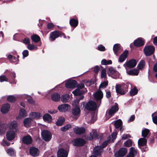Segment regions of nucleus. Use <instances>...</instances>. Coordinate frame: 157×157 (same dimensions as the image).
I'll use <instances>...</instances> for the list:
<instances>
[{
    "label": "nucleus",
    "mask_w": 157,
    "mask_h": 157,
    "mask_svg": "<svg viewBox=\"0 0 157 157\" xmlns=\"http://www.w3.org/2000/svg\"><path fill=\"white\" fill-rule=\"evenodd\" d=\"M8 128V125L6 124H3L0 125V135L4 133Z\"/></svg>",
    "instance_id": "obj_22"
},
{
    "label": "nucleus",
    "mask_w": 157,
    "mask_h": 157,
    "mask_svg": "<svg viewBox=\"0 0 157 157\" xmlns=\"http://www.w3.org/2000/svg\"><path fill=\"white\" fill-rule=\"evenodd\" d=\"M27 48L30 50H32L34 49L36 50L37 48L33 44H29L28 45Z\"/></svg>",
    "instance_id": "obj_51"
},
{
    "label": "nucleus",
    "mask_w": 157,
    "mask_h": 157,
    "mask_svg": "<svg viewBox=\"0 0 157 157\" xmlns=\"http://www.w3.org/2000/svg\"><path fill=\"white\" fill-rule=\"evenodd\" d=\"M145 66V62L143 60H141L137 65V68L139 70L143 69Z\"/></svg>",
    "instance_id": "obj_35"
},
{
    "label": "nucleus",
    "mask_w": 157,
    "mask_h": 157,
    "mask_svg": "<svg viewBox=\"0 0 157 157\" xmlns=\"http://www.w3.org/2000/svg\"><path fill=\"white\" fill-rule=\"evenodd\" d=\"M98 49L100 51H104L105 50V47L102 45H100L98 47Z\"/></svg>",
    "instance_id": "obj_61"
},
{
    "label": "nucleus",
    "mask_w": 157,
    "mask_h": 157,
    "mask_svg": "<svg viewBox=\"0 0 157 157\" xmlns=\"http://www.w3.org/2000/svg\"><path fill=\"white\" fill-rule=\"evenodd\" d=\"M106 77V70L105 69L102 70L101 72V78H105Z\"/></svg>",
    "instance_id": "obj_58"
},
{
    "label": "nucleus",
    "mask_w": 157,
    "mask_h": 157,
    "mask_svg": "<svg viewBox=\"0 0 157 157\" xmlns=\"http://www.w3.org/2000/svg\"><path fill=\"white\" fill-rule=\"evenodd\" d=\"M23 43L25 44H29L30 43V39L28 37H25L22 40Z\"/></svg>",
    "instance_id": "obj_57"
},
{
    "label": "nucleus",
    "mask_w": 157,
    "mask_h": 157,
    "mask_svg": "<svg viewBox=\"0 0 157 157\" xmlns=\"http://www.w3.org/2000/svg\"><path fill=\"white\" fill-rule=\"evenodd\" d=\"M91 119L90 120L91 123H93L97 119V114L95 113L92 112L90 114Z\"/></svg>",
    "instance_id": "obj_38"
},
{
    "label": "nucleus",
    "mask_w": 157,
    "mask_h": 157,
    "mask_svg": "<svg viewBox=\"0 0 157 157\" xmlns=\"http://www.w3.org/2000/svg\"><path fill=\"white\" fill-rule=\"evenodd\" d=\"M122 125V121L120 119L116 121L114 123V125L116 128H119Z\"/></svg>",
    "instance_id": "obj_42"
},
{
    "label": "nucleus",
    "mask_w": 157,
    "mask_h": 157,
    "mask_svg": "<svg viewBox=\"0 0 157 157\" xmlns=\"http://www.w3.org/2000/svg\"><path fill=\"white\" fill-rule=\"evenodd\" d=\"M69 99V96L67 94H65L61 97V100L63 102H67Z\"/></svg>",
    "instance_id": "obj_49"
},
{
    "label": "nucleus",
    "mask_w": 157,
    "mask_h": 157,
    "mask_svg": "<svg viewBox=\"0 0 157 157\" xmlns=\"http://www.w3.org/2000/svg\"><path fill=\"white\" fill-rule=\"evenodd\" d=\"M4 81L8 82V78L4 75L0 76V82H2Z\"/></svg>",
    "instance_id": "obj_52"
},
{
    "label": "nucleus",
    "mask_w": 157,
    "mask_h": 157,
    "mask_svg": "<svg viewBox=\"0 0 157 157\" xmlns=\"http://www.w3.org/2000/svg\"><path fill=\"white\" fill-rule=\"evenodd\" d=\"M70 25L74 28L76 27L78 24V21L77 20L72 18L69 21Z\"/></svg>",
    "instance_id": "obj_28"
},
{
    "label": "nucleus",
    "mask_w": 157,
    "mask_h": 157,
    "mask_svg": "<svg viewBox=\"0 0 157 157\" xmlns=\"http://www.w3.org/2000/svg\"><path fill=\"white\" fill-rule=\"evenodd\" d=\"M72 113L75 115H78L80 112V110L78 106L75 107L72 110Z\"/></svg>",
    "instance_id": "obj_33"
},
{
    "label": "nucleus",
    "mask_w": 157,
    "mask_h": 157,
    "mask_svg": "<svg viewBox=\"0 0 157 157\" xmlns=\"http://www.w3.org/2000/svg\"><path fill=\"white\" fill-rule=\"evenodd\" d=\"M22 142L25 144L29 145L31 144L33 142L32 137L29 135L24 136L22 140Z\"/></svg>",
    "instance_id": "obj_9"
},
{
    "label": "nucleus",
    "mask_w": 157,
    "mask_h": 157,
    "mask_svg": "<svg viewBox=\"0 0 157 157\" xmlns=\"http://www.w3.org/2000/svg\"><path fill=\"white\" fill-rule=\"evenodd\" d=\"M117 134V133L115 132L111 134V136H110L109 137L108 139L109 141L110 142H113L114 140L116 138Z\"/></svg>",
    "instance_id": "obj_43"
},
{
    "label": "nucleus",
    "mask_w": 157,
    "mask_h": 157,
    "mask_svg": "<svg viewBox=\"0 0 157 157\" xmlns=\"http://www.w3.org/2000/svg\"><path fill=\"white\" fill-rule=\"evenodd\" d=\"M85 143L84 140L81 138L75 139L72 141L73 144L76 146H82L84 145Z\"/></svg>",
    "instance_id": "obj_5"
},
{
    "label": "nucleus",
    "mask_w": 157,
    "mask_h": 157,
    "mask_svg": "<svg viewBox=\"0 0 157 157\" xmlns=\"http://www.w3.org/2000/svg\"><path fill=\"white\" fill-rule=\"evenodd\" d=\"M116 90L117 93L121 95H124L126 93L123 89H120L117 85L116 86Z\"/></svg>",
    "instance_id": "obj_36"
},
{
    "label": "nucleus",
    "mask_w": 157,
    "mask_h": 157,
    "mask_svg": "<svg viewBox=\"0 0 157 157\" xmlns=\"http://www.w3.org/2000/svg\"><path fill=\"white\" fill-rule=\"evenodd\" d=\"M6 152L8 154L11 156H14L15 153L14 150L12 148L8 149L6 150Z\"/></svg>",
    "instance_id": "obj_44"
},
{
    "label": "nucleus",
    "mask_w": 157,
    "mask_h": 157,
    "mask_svg": "<svg viewBox=\"0 0 157 157\" xmlns=\"http://www.w3.org/2000/svg\"><path fill=\"white\" fill-rule=\"evenodd\" d=\"M32 120V119L31 118H25L23 121L24 126L26 127H29V124Z\"/></svg>",
    "instance_id": "obj_32"
},
{
    "label": "nucleus",
    "mask_w": 157,
    "mask_h": 157,
    "mask_svg": "<svg viewBox=\"0 0 157 157\" xmlns=\"http://www.w3.org/2000/svg\"><path fill=\"white\" fill-rule=\"evenodd\" d=\"M91 137L88 138L89 140H91L92 139H96L98 138V134L96 132H93L92 134L90 133Z\"/></svg>",
    "instance_id": "obj_47"
},
{
    "label": "nucleus",
    "mask_w": 157,
    "mask_h": 157,
    "mask_svg": "<svg viewBox=\"0 0 157 157\" xmlns=\"http://www.w3.org/2000/svg\"><path fill=\"white\" fill-rule=\"evenodd\" d=\"M19 115L21 117H25L26 116V113L25 110L23 109H21L19 111Z\"/></svg>",
    "instance_id": "obj_45"
},
{
    "label": "nucleus",
    "mask_w": 157,
    "mask_h": 157,
    "mask_svg": "<svg viewBox=\"0 0 157 157\" xmlns=\"http://www.w3.org/2000/svg\"><path fill=\"white\" fill-rule=\"evenodd\" d=\"M79 101L78 99H76L73 101L72 105L75 107L78 106V104Z\"/></svg>",
    "instance_id": "obj_59"
},
{
    "label": "nucleus",
    "mask_w": 157,
    "mask_h": 157,
    "mask_svg": "<svg viewBox=\"0 0 157 157\" xmlns=\"http://www.w3.org/2000/svg\"><path fill=\"white\" fill-rule=\"evenodd\" d=\"M18 126V124L16 121H13L11 122L8 126L11 129H16Z\"/></svg>",
    "instance_id": "obj_30"
},
{
    "label": "nucleus",
    "mask_w": 157,
    "mask_h": 157,
    "mask_svg": "<svg viewBox=\"0 0 157 157\" xmlns=\"http://www.w3.org/2000/svg\"><path fill=\"white\" fill-rule=\"evenodd\" d=\"M117 85L119 86L120 89H123L126 92L128 91V88L129 87L130 84L129 83Z\"/></svg>",
    "instance_id": "obj_29"
},
{
    "label": "nucleus",
    "mask_w": 157,
    "mask_h": 157,
    "mask_svg": "<svg viewBox=\"0 0 157 157\" xmlns=\"http://www.w3.org/2000/svg\"><path fill=\"white\" fill-rule=\"evenodd\" d=\"M74 132L76 134H81L85 132V130L83 127H76L73 129Z\"/></svg>",
    "instance_id": "obj_17"
},
{
    "label": "nucleus",
    "mask_w": 157,
    "mask_h": 157,
    "mask_svg": "<svg viewBox=\"0 0 157 157\" xmlns=\"http://www.w3.org/2000/svg\"><path fill=\"white\" fill-rule=\"evenodd\" d=\"M97 107L96 103L92 101L88 102L86 104V108L89 110H94Z\"/></svg>",
    "instance_id": "obj_6"
},
{
    "label": "nucleus",
    "mask_w": 157,
    "mask_h": 157,
    "mask_svg": "<svg viewBox=\"0 0 157 157\" xmlns=\"http://www.w3.org/2000/svg\"><path fill=\"white\" fill-rule=\"evenodd\" d=\"M71 127V125L70 124H67L66 125L62 127L61 128V130L63 132H65L69 128Z\"/></svg>",
    "instance_id": "obj_50"
},
{
    "label": "nucleus",
    "mask_w": 157,
    "mask_h": 157,
    "mask_svg": "<svg viewBox=\"0 0 157 157\" xmlns=\"http://www.w3.org/2000/svg\"><path fill=\"white\" fill-rule=\"evenodd\" d=\"M65 121V119L63 117L59 118V126L62 125Z\"/></svg>",
    "instance_id": "obj_63"
},
{
    "label": "nucleus",
    "mask_w": 157,
    "mask_h": 157,
    "mask_svg": "<svg viewBox=\"0 0 157 157\" xmlns=\"http://www.w3.org/2000/svg\"><path fill=\"white\" fill-rule=\"evenodd\" d=\"M102 150L103 149L101 146H97L94 148V153L95 155H101Z\"/></svg>",
    "instance_id": "obj_19"
},
{
    "label": "nucleus",
    "mask_w": 157,
    "mask_h": 157,
    "mask_svg": "<svg viewBox=\"0 0 157 157\" xmlns=\"http://www.w3.org/2000/svg\"><path fill=\"white\" fill-rule=\"evenodd\" d=\"M70 109V106L67 104H64L59 105L60 112H65L69 110Z\"/></svg>",
    "instance_id": "obj_13"
},
{
    "label": "nucleus",
    "mask_w": 157,
    "mask_h": 157,
    "mask_svg": "<svg viewBox=\"0 0 157 157\" xmlns=\"http://www.w3.org/2000/svg\"><path fill=\"white\" fill-rule=\"evenodd\" d=\"M10 107V105L9 103H6L2 106L1 111L2 113H7L9 110Z\"/></svg>",
    "instance_id": "obj_14"
},
{
    "label": "nucleus",
    "mask_w": 157,
    "mask_h": 157,
    "mask_svg": "<svg viewBox=\"0 0 157 157\" xmlns=\"http://www.w3.org/2000/svg\"><path fill=\"white\" fill-rule=\"evenodd\" d=\"M113 51L115 54L117 56L121 51L120 44H115L113 47Z\"/></svg>",
    "instance_id": "obj_16"
},
{
    "label": "nucleus",
    "mask_w": 157,
    "mask_h": 157,
    "mask_svg": "<svg viewBox=\"0 0 157 157\" xmlns=\"http://www.w3.org/2000/svg\"><path fill=\"white\" fill-rule=\"evenodd\" d=\"M127 152V150L126 148L123 147L115 153L114 156L115 157H123L125 155Z\"/></svg>",
    "instance_id": "obj_4"
},
{
    "label": "nucleus",
    "mask_w": 157,
    "mask_h": 157,
    "mask_svg": "<svg viewBox=\"0 0 157 157\" xmlns=\"http://www.w3.org/2000/svg\"><path fill=\"white\" fill-rule=\"evenodd\" d=\"M136 153L137 151L134 147H132L130 148L129 154L132 155L134 156L136 155Z\"/></svg>",
    "instance_id": "obj_48"
},
{
    "label": "nucleus",
    "mask_w": 157,
    "mask_h": 157,
    "mask_svg": "<svg viewBox=\"0 0 157 157\" xmlns=\"http://www.w3.org/2000/svg\"><path fill=\"white\" fill-rule=\"evenodd\" d=\"M9 74L10 76L11 77V78L13 80L15 79V78H16V74L14 72H9Z\"/></svg>",
    "instance_id": "obj_62"
},
{
    "label": "nucleus",
    "mask_w": 157,
    "mask_h": 157,
    "mask_svg": "<svg viewBox=\"0 0 157 157\" xmlns=\"http://www.w3.org/2000/svg\"><path fill=\"white\" fill-rule=\"evenodd\" d=\"M94 97L96 100L99 101V104L98 106L99 107L101 103V100L103 97V93L101 90H99L94 94Z\"/></svg>",
    "instance_id": "obj_10"
},
{
    "label": "nucleus",
    "mask_w": 157,
    "mask_h": 157,
    "mask_svg": "<svg viewBox=\"0 0 157 157\" xmlns=\"http://www.w3.org/2000/svg\"><path fill=\"white\" fill-rule=\"evenodd\" d=\"M138 90L136 87H135L132 89L130 91V94L131 96H133L137 94Z\"/></svg>",
    "instance_id": "obj_41"
},
{
    "label": "nucleus",
    "mask_w": 157,
    "mask_h": 157,
    "mask_svg": "<svg viewBox=\"0 0 157 157\" xmlns=\"http://www.w3.org/2000/svg\"><path fill=\"white\" fill-rule=\"evenodd\" d=\"M108 83L107 82H104L102 83L100 85L99 88L100 89L101 88H105L108 85Z\"/></svg>",
    "instance_id": "obj_56"
},
{
    "label": "nucleus",
    "mask_w": 157,
    "mask_h": 157,
    "mask_svg": "<svg viewBox=\"0 0 157 157\" xmlns=\"http://www.w3.org/2000/svg\"><path fill=\"white\" fill-rule=\"evenodd\" d=\"M77 85V82L74 80H69L66 83L65 86L66 87L69 88L76 87Z\"/></svg>",
    "instance_id": "obj_8"
},
{
    "label": "nucleus",
    "mask_w": 157,
    "mask_h": 157,
    "mask_svg": "<svg viewBox=\"0 0 157 157\" xmlns=\"http://www.w3.org/2000/svg\"><path fill=\"white\" fill-rule=\"evenodd\" d=\"M42 139L45 141H49L51 139L52 135L50 132L47 130H44L41 132Z\"/></svg>",
    "instance_id": "obj_1"
},
{
    "label": "nucleus",
    "mask_w": 157,
    "mask_h": 157,
    "mask_svg": "<svg viewBox=\"0 0 157 157\" xmlns=\"http://www.w3.org/2000/svg\"><path fill=\"white\" fill-rule=\"evenodd\" d=\"M127 74L131 75H137L139 74V71L136 69H134L130 70H126Z\"/></svg>",
    "instance_id": "obj_20"
},
{
    "label": "nucleus",
    "mask_w": 157,
    "mask_h": 157,
    "mask_svg": "<svg viewBox=\"0 0 157 157\" xmlns=\"http://www.w3.org/2000/svg\"><path fill=\"white\" fill-rule=\"evenodd\" d=\"M109 141H109V139H108V140H106L103 143L102 145L101 146L102 149L103 148L107 146L108 142Z\"/></svg>",
    "instance_id": "obj_64"
},
{
    "label": "nucleus",
    "mask_w": 157,
    "mask_h": 157,
    "mask_svg": "<svg viewBox=\"0 0 157 157\" xmlns=\"http://www.w3.org/2000/svg\"><path fill=\"white\" fill-rule=\"evenodd\" d=\"M153 113L152 114V117L153 122L156 124H157V116H154L155 113Z\"/></svg>",
    "instance_id": "obj_54"
},
{
    "label": "nucleus",
    "mask_w": 157,
    "mask_h": 157,
    "mask_svg": "<svg viewBox=\"0 0 157 157\" xmlns=\"http://www.w3.org/2000/svg\"><path fill=\"white\" fill-rule=\"evenodd\" d=\"M150 131L149 129L144 128L142 131V136L144 137H146L149 133Z\"/></svg>",
    "instance_id": "obj_34"
},
{
    "label": "nucleus",
    "mask_w": 157,
    "mask_h": 157,
    "mask_svg": "<svg viewBox=\"0 0 157 157\" xmlns=\"http://www.w3.org/2000/svg\"><path fill=\"white\" fill-rule=\"evenodd\" d=\"M59 37V31H55L52 32L50 34L49 40L51 41H53L55 40V39Z\"/></svg>",
    "instance_id": "obj_12"
},
{
    "label": "nucleus",
    "mask_w": 157,
    "mask_h": 157,
    "mask_svg": "<svg viewBox=\"0 0 157 157\" xmlns=\"http://www.w3.org/2000/svg\"><path fill=\"white\" fill-rule=\"evenodd\" d=\"M136 61L135 59H132L126 62L124 64V66L127 70V67L133 68L136 66Z\"/></svg>",
    "instance_id": "obj_3"
},
{
    "label": "nucleus",
    "mask_w": 157,
    "mask_h": 157,
    "mask_svg": "<svg viewBox=\"0 0 157 157\" xmlns=\"http://www.w3.org/2000/svg\"><path fill=\"white\" fill-rule=\"evenodd\" d=\"M144 44V41L141 38H139L135 40L134 42V45L137 47H139L142 46Z\"/></svg>",
    "instance_id": "obj_18"
},
{
    "label": "nucleus",
    "mask_w": 157,
    "mask_h": 157,
    "mask_svg": "<svg viewBox=\"0 0 157 157\" xmlns=\"http://www.w3.org/2000/svg\"><path fill=\"white\" fill-rule=\"evenodd\" d=\"M118 109L117 105L113 106L109 110V115L111 116H113L117 111Z\"/></svg>",
    "instance_id": "obj_23"
},
{
    "label": "nucleus",
    "mask_w": 157,
    "mask_h": 157,
    "mask_svg": "<svg viewBox=\"0 0 157 157\" xmlns=\"http://www.w3.org/2000/svg\"><path fill=\"white\" fill-rule=\"evenodd\" d=\"M147 140L146 138H143L140 139L138 141V144L139 147L141 148L140 146L145 145L147 143Z\"/></svg>",
    "instance_id": "obj_27"
},
{
    "label": "nucleus",
    "mask_w": 157,
    "mask_h": 157,
    "mask_svg": "<svg viewBox=\"0 0 157 157\" xmlns=\"http://www.w3.org/2000/svg\"><path fill=\"white\" fill-rule=\"evenodd\" d=\"M38 149L35 147H31L29 150L30 154L33 157L37 156L38 155Z\"/></svg>",
    "instance_id": "obj_15"
},
{
    "label": "nucleus",
    "mask_w": 157,
    "mask_h": 157,
    "mask_svg": "<svg viewBox=\"0 0 157 157\" xmlns=\"http://www.w3.org/2000/svg\"><path fill=\"white\" fill-rule=\"evenodd\" d=\"M31 39L35 43H38L40 41V37L37 34L33 35L31 36Z\"/></svg>",
    "instance_id": "obj_25"
},
{
    "label": "nucleus",
    "mask_w": 157,
    "mask_h": 157,
    "mask_svg": "<svg viewBox=\"0 0 157 157\" xmlns=\"http://www.w3.org/2000/svg\"><path fill=\"white\" fill-rule=\"evenodd\" d=\"M54 25L52 23H49L47 25V27L49 29H51L54 27Z\"/></svg>",
    "instance_id": "obj_60"
},
{
    "label": "nucleus",
    "mask_w": 157,
    "mask_h": 157,
    "mask_svg": "<svg viewBox=\"0 0 157 157\" xmlns=\"http://www.w3.org/2000/svg\"><path fill=\"white\" fill-rule=\"evenodd\" d=\"M84 92L82 91V90L78 88L72 92L74 95L76 96L82 94Z\"/></svg>",
    "instance_id": "obj_37"
},
{
    "label": "nucleus",
    "mask_w": 157,
    "mask_h": 157,
    "mask_svg": "<svg viewBox=\"0 0 157 157\" xmlns=\"http://www.w3.org/2000/svg\"><path fill=\"white\" fill-rule=\"evenodd\" d=\"M44 120L49 123H50L52 121V117L49 114L47 113L44 115L43 117Z\"/></svg>",
    "instance_id": "obj_26"
},
{
    "label": "nucleus",
    "mask_w": 157,
    "mask_h": 157,
    "mask_svg": "<svg viewBox=\"0 0 157 157\" xmlns=\"http://www.w3.org/2000/svg\"><path fill=\"white\" fill-rule=\"evenodd\" d=\"M128 53V51H125L120 56L119 59V62H122L124 61L127 58Z\"/></svg>",
    "instance_id": "obj_21"
},
{
    "label": "nucleus",
    "mask_w": 157,
    "mask_h": 157,
    "mask_svg": "<svg viewBox=\"0 0 157 157\" xmlns=\"http://www.w3.org/2000/svg\"><path fill=\"white\" fill-rule=\"evenodd\" d=\"M30 114L31 117L33 118H39L41 116V114L40 113L37 112H32Z\"/></svg>",
    "instance_id": "obj_39"
},
{
    "label": "nucleus",
    "mask_w": 157,
    "mask_h": 157,
    "mask_svg": "<svg viewBox=\"0 0 157 157\" xmlns=\"http://www.w3.org/2000/svg\"><path fill=\"white\" fill-rule=\"evenodd\" d=\"M132 142L131 140H129L126 141L124 143V145L126 147H129L131 146Z\"/></svg>",
    "instance_id": "obj_53"
},
{
    "label": "nucleus",
    "mask_w": 157,
    "mask_h": 157,
    "mask_svg": "<svg viewBox=\"0 0 157 157\" xmlns=\"http://www.w3.org/2000/svg\"><path fill=\"white\" fill-rule=\"evenodd\" d=\"M22 54L23 55V58L24 59L29 56V52L28 50H25L23 51Z\"/></svg>",
    "instance_id": "obj_55"
},
{
    "label": "nucleus",
    "mask_w": 157,
    "mask_h": 157,
    "mask_svg": "<svg viewBox=\"0 0 157 157\" xmlns=\"http://www.w3.org/2000/svg\"><path fill=\"white\" fill-rule=\"evenodd\" d=\"M155 49L153 46L149 45L144 48V52L146 56H149L152 54L155 51Z\"/></svg>",
    "instance_id": "obj_2"
},
{
    "label": "nucleus",
    "mask_w": 157,
    "mask_h": 157,
    "mask_svg": "<svg viewBox=\"0 0 157 157\" xmlns=\"http://www.w3.org/2000/svg\"><path fill=\"white\" fill-rule=\"evenodd\" d=\"M101 63L103 65L111 64L112 63V61L110 60L107 61L106 59H104L102 60Z\"/></svg>",
    "instance_id": "obj_46"
},
{
    "label": "nucleus",
    "mask_w": 157,
    "mask_h": 157,
    "mask_svg": "<svg viewBox=\"0 0 157 157\" xmlns=\"http://www.w3.org/2000/svg\"><path fill=\"white\" fill-rule=\"evenodd\" d=\"M68 151L63 148L59 149V157H67Z\"/></svg>",
    "instance_id": "obj_24"
},
{
    "label": "nucleus",
    "mask_w": 157,
    "mask_h": 157,
    "mask_svg": "<svg viewBox=\"0 0 157 157\" xmlns=\"http://www.w3.org/2000/svg\"><path fill=\"white\" fill-rule=\"evenodd\" d=\"M6 136L7 140L9 141H11L15 137V132L13 131L9 130L7 132Z\"/></svg>",
    "instance_id": "obj_11"
},
{
    "label": "nucleus",
    "mask_w": 157,
    "mask_h": 157,
    "mask_svg": "<svg viewBox=\"0 0 157 157\" xmlns=\"http://www.w3.org/2000/svg\"><path fill=\"white\" fill-rule=\"evenodd\" d=\"M7 101L10 102L14 103L16 101L15 97L13 95H9L7 98Z\"/></svg>",
    "instance_id": "obj_40"
},
{
    "label": "nucleus",
    "mask_w": 157,
    "mask_h": 157,
    "mask_svg": "<svg viewBox=\"0 0 157 157\" xmlns=\"http://www.w3.org/2000/svg\"><path fill=\"white\" fill-rule=\"evenodd\" d=\"M51 98L53 101L57 102L59 101V94L54 93L52 95Z\"/></svg>",
    "instance_id": "obj_31"
},
{
    "label": "nucleus",
    "mask_w": 157,
    "mask_h": 157,
    "mask_svg": "<svg viewBox=\"0 0 157 157\" xmlns=\"http://www.w3.org/2000/svg\"><path fill=\"white\" fill-rule=\"evenodd\" d=\"M108 74L109 76L114 78H117L119 75V73L114 70L113 67H110L109 68Z\"/></svg>",
    "instance_id": "obj_7"
}]
</instances>
